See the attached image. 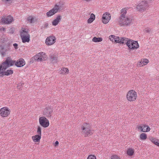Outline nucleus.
I'll return each mask as SVG.
<instances>
[{
  "label": "nucleus",
  "instance_id": "29",
  "mask_svg": "<svg viewBox=\"0 0 159 159\" xmlns=\"http://www.w3.org/2000/svg\"><path fill=\"white\" fill-rule=\"evenodd\" d=\"M116 36H115L113 35H111L109 36V39L111 41L113 42H114L115 41L116 38Z\"/></svg>",
  "mask_w": 159,
  "mask_h": 159
},
{
  "label": "nucleus",
  "instance_id": "8",
  "mask_svg": "<svg viewBox=\"0 0 159 159\" xmlns=\"http://www.w3.org/2000/svg\"><path fill=\"white\" fill-rule=\"evenodd\" d=\"M35 60L37 61H43L47 59V57L46 54L43 52L39 53L34 56Z\"/></svg>",
  "mask_w": 159,
  "mask_h": 159
},
{
  "label": "nucleus",
  "instance_id": "37",
  "mask_svg": "<svg viewBox=\"0 0 159 159\" xmlns=\"http://www.w3.org/2000/svg\"><path fill=\"white\" fill-rule=\"evenodd\" d=\"M4 70V69H2V68L0 66V74L2 73Z\"/></svg>",
  "mask_w": 159,
  "mask_h": 159
},
{
  "label": "nucleus",
  "instance_id": "20",
  "mask_svg": "<svg viewBox=\"0 0 159 159\" xmlns=\"http://www.w3.org/2000/svg\"><path fill=\"white\" fill-rule=\"evenodd\" d=\"M60 19L61 16H57V18L53 21L52 22V25H57L60 21Z\"/></svg>",
  "mask_w": 159,
  "mask_h": 159
},
{
  "label": "nucleus",
  "instance_id": "11",
  "mask_svg": "<svg viewBox=\"0 0 159 159\" xmlns=\"http://www.w3.org/2000/svg\"><path fill=\"white\" fill-rule=\"evenodd\" d=\"M137 128L139 130H141L143 132H148L150 130V128L148 126L145 124L138 125Z\"/></svg>",
  "mask_w": 159,
  "mask_h": 159
},
{
  "label": "nucleus",
  "instance_id": "15",
  "mask_svg": "<svg viewBox=\"0 0 159 159\" xmlns=\"http://www.w3.org/2000/svg\"><path fill=\"white\" fill-rule=\"evenodd\" d=\"M148 62V60L147 59H142L140 61L138 64L137 65L139 67H141L146 65Z\"/></svg>",
  "mask_w": 159,
  "mask_h": 159
},
{
  "label": "nucleus",
  "instance_id": "7",
  "mask_svg": "<svg viewBox=\"0 0 159 159\" xmlns=\"http://www.w3.org/2000/svg\"><path fill=\"white\" fill-rule=\"evenodd\" d=\"M39 123L43 127L48 126L49 123L48 120L44 117H42L39 119Z\"/></svg>",
  "mask_w": 159,
  "mask_h": 159
},
{
  "label": "nucleus",
  "instance_id": "4",
  "mask_svg": "<svg viewBox=\"0 0 159 159\" xmlns=\"http://www.w3.org/2000/svg\"><path fill=\"white\" fill-rule=\"evenodd\" d=\"M22 32L21 33V36L23 43L29 42L30 41V35L28 34V30L22 28Z\"/></svg>",
  "mask_w": 159,
  "mask_h": 159
},
{
  "label": "nucleus",
  "instance_id": "22",
  "mask_svg": "<svg viewBox=\"0 0 159 159\" xmlns=\"http://www.w3.org/2000/svg\"><path fill=\"white\" fill-rule=\"evenodd\" d=\"M27 21L30 23H32L34 22L35 20L34 18L32 16H30L27 17Z\"/></svg>",
  "mask_w": 159,
  "mask_h": 159
},
{
  "label": "nucleus",
  "instance_id": "31",
  "mask_svg": "<svg viewBox=\"0 0 159 159\" xmlns=\"http://www.w3.org/2000/svg\"><path fill=\"white\" fill-rule=\"evenodd\" d=\"M37 133L38 134V135H40L41 136V128L39 126L37 129Z\"/></svg>",
  "mask_w": 159,
  "mask_h": 159
},
{
  "label": "nucleus",
  "instance_id": "39",
  "mask_svg": "<svg viewBox=\"0 0 159 159\" xmlns=\"http://www.w3.org/2000/svg\"><path fill=\"white\" fill-rule=\"evenodd\" d=\"M59 143L58 141H56L55 143V146H56Z\"/></svg>",
  "mask_w": 159,
  "mask_h": 159
},
{
  "label": "nucleus",
  "instance_id": "10",
  "mask_svg": "<svg viewBox=\"0 0 159 159\" xmlns=\"http://www.w3.org/2000/svg\"><path fill=\"white\" fill-rule=\"evenodd\" d=\"M13 20V18L10 16H3L1 19V21L2 23L5 24H9L11 23Z\"/></svg>",
  "mask_w": 159,
  "mask_h": 159
},
{
  "label": "nucleus",
  "instance_id": "14",
  "mask_svg": "<svg viewBox=\"0 0 159 159\" xmlns=\"http://www.w3.org/2000/svg\"><path fill=\"white\" fill-rule=\"evenodd\" d=\"M25 64V61L24 59L20 58L15 63V65L17 67H22Z\"/></svg>",
  "mask_w": 159,
  "mask_h": 159
},
{
  "label": "nucleus",
  "instance_id": "17",
  "mask_svg": "<svg viewBox=\"0 0 159 159\" xmlns=\"http://www.w3.org/2000/svg\"><path fill=\"white\" fill-rule=\"evenodd\" d=\"M146 2L144 1H142L140 3L137 7V9L140 11H142L143 9L146 5Z\"/></svg>",
  "mask_w": 159,
  "mask_h": 159
},
{
  "label": "nucleus",
  "instance_id": "41",
  "mask_svg": "<svg viewBox=\"0 0 159 159\" xmlns=\"http://www.w3.org/2000/svg\"><path fill=\"white\" fill-rule=\"evenodd\" d=\"M157 146H159V144H158V145H157Z\"/></svg>",
  "mask_w": 159,
  "mask_h": 159
},
{
  "label": "nucleus",
  "instance_id": "21",
  "mask_svg": "<svg viewBox=\"0 0 159 159\" xmlns=\"http://www.w3.org/2000/svg\"><path fill=\"white\" fill-rule=\"evenodd\" d=\"M134 149L132 148H129L127 151V154L129 156L133 155L134 153Z\"/></svg>",
  "mask_w": 159,
  "mask_h": 159
},
{
  "label": "nucleus",
  "instance_id": "23",
  "mask_svg": "<svg viewBox=\"0 0 159 159\" xmlns=\"http://www.w3.org/2000/svg\"><path fill=\"white\" fill-rule=\"evenodd\" d=\"M0 66L2 68V69H4V70H5L9 66H8V64L6 62V60L4 62L2 63Z\"/></svg>",
  "mask_w": 159,
  "mask_h": 159
},
{
  "label": "nucleus",
  "instance_id": "25",
  "mask_svg": "<svg viewBox=\"0 0 159 159\" xmlns=\"http://www.w3.org/2000/svg\"><path fill=\"white\" fill-rule=\"evenodd\" d=\"M151 141L156 145H158L159 141L158 140L154 138H151L150 139Z\"/></svg>",
  "mask_w": 159,
  "mask_h": 159
},
{
  "label": "nucleus",
  "instance_id": "40",
  "mask_svg": "<svg viewBox=\"0 0 159 159\" xmlns=\"http://www.w3.org/2000/svg\"><path fill=\"white\" fill-rule=\"evenodd\" d=\"M85 0L88 1H89L90 0Z\"/></svg>",
  "mask_w": 159,
  "mask_h": 159
},
{
  "label": "nucleus",
  "instance_id": "3",
  "mask_svg": "<svg viewBox=\"0 0 159 159\" xmlns=\"http://www.w3.org/2000/svg\"><path fill=\"white\" fill-rule=\"evenodd\" d=\"M137 98V92L134 90H129L126 95L127 100L129 102H134L135 101Z\"/></svg>",
  "mask_w": 159,
  "mask_h": 159
},
{
  "label": "nucleus",
  "instance_id": "5",
  "mask_svg": "<svg viewBox=\"0 0 159 159\" xmlns=\"http://www.w3.org/2000/svg\"><path fill=\"white\" fill-rule=\"evenodd\" d=\"M127 45L129 48L132 50L137 49L139 47V45L137 41L131 40H129L127 41Z\"/></svg>",
  "mask_w": 159,
  "mask_h": 159
},
{
  "label": "nucleus",
  "instance_id": "30",
  "mask_svg": "<svg viewBox=\"0 0 159 159\" xmlns=\"http://www.w3.org/2000/svg\"><path fill=\"white\" fill-rule=\"evenodd\" d=\"M111 159H120L119 156L117 155H112L111 157Z\"/></svg>",
  "mask_w": 159,
  "mask_h": 159
},
{
  "label": "nucleus",
  "instance_id": "24",
  "mask_svg": "<svg viewBox=\"0 0 159 159\" xmlns=\"http://www.w3.org/2000/svg\"><path fill=\"white\" fill-rule=\"evenodd\" d=\"M60 71L61 74H67L69 72V70L66 68H63L61 69Z\"/></svg>",
  "mask_w": 159,
  "mask_h": 159
},
{
  "label": "nucleus",
  "instance_id": "16",
  "mask_svg": "<svg viewBox=\"0 0 159 159\" xmlns=\"http://www.w3.org/2000/svg\"><path fill=\"white\" fill-rule=\"evenodd\" d=\"M41 136L40 135H35L33 136L32 137L33 141L34 142H39L40 141Z\"/></svg>",
  "mask_w": 159,
  "mask_h": 159
},
{
  "label": "nucleus",
  "instance_id": "13",
  "mask_svg": "<svg viewBox=\"0 0 159 159\" xmlns=\"http://www.w3.org/2000/svg\"><path fill=\"white\" fill-rule=\"evenodd\" d=\"M59 9V7L58 6L56 5L53 9L47 13V16H52L57 12Z\"/></svg>",
  "mask_w": 159,
  "mask_h": 159
},
{
  "label": "nucleus",
  "instance_id": "18",
  "mask_svg": "<svg viewBox=\"0 0 159 159\" xmlns=\"http://www.w3.org/2000/svg\"><path fill=\"white\" fill-rule=\"evenodd\" d=\"M6 60L7 63L8 64V66H9L13 65L14 64H15L16 63L15 61L12 60L9 57H8Z\"/></svg>",
  "mask_w": 159,
  "mask_h": 159
},
{
  "label": "nucleus",
  "instance_id": "38",
  "mask_svg": "<svg viewBox=\"0 0 159 159\" xmlns=\"http://www.w3.org/2000/svg\"><path fill=\"white\" fill-rule=\"evenodd\" d=\"M13 46H14V48H16V49L17 48V44L16 43H15L13 44Z\"/></svg>",
  "mask_w": 159,
  "mask_h": 159
},
{
  "label": "nucleus",
  "instance_id": "26",
  "mask_svg": "<svg viewBox=\"0 0 159 159\" xmlns=\"http://www.w3.org/2000/svg\"><path fill=\"white\" fill-rule=\"evenodd\" d=\"M102 38L98 37L96 38L94 37L93 39V41L95 42H101L102 41Z\"/></svg>",
  "mask_w": 159,
  "mask_h": 159
},
{
  "label": "nucleus",
  "instance_id": "36",
  "mask_svg": "<svg viewBox=\"0 0 159 159\" xmlns=\"http://www.w3.org/2000/svg\"><path fill=\"white\" fill-rule=\"evenodd\" d=\"M90 17L91 18H92L94 20L95 19V16L93 14H92L90 15Z\"/></svg>",
  "mask_w": 159,
  "mask_h": 159
},
{
  "label": "nucleus",
  "instance_id": "32",
  "mask_svg": "<svg viewBox=\"0 0 159 159\" xmlns=\"http://www.w3.org/2000/svg\"><path fill=\"white\" fill-rule=\"evenodd\" d=\"M87 159H96V158L94 155H90L88 157Z\"/></svg>",
  "mask_w": 159,
  "mask_h": 159
},
{
  "label": "nucleus",
  "instance_id": "35",
  "mask_svg": "<svg viewBox=\"0 0 159 159\" xmlns=\"http://www.w3.org/2000/svg\"><path fill=\"white\" fill-rule=\"evenodd\" d=\"M3 2H5L6 3H9L11 2V0H2Z\"/></svg>",
  "mask_w": 159,
  "mask_h": 159
},
{
  "label": "nucleus",
  "instance_id": "1",
  "mask_svg": "<svg viewBox=\"0 0 159 159\" xmlns=\"http://www.w3.org/2000/svg\"><path fill=\"white\" fill-rule=\"evenodd\" d=\"M82 132L85 137L89 136L92 134L91 125L88 123H84L81 126Z\"/></svg>",
  "mask_w": 159,
  "mask_h": 159
},
{
  "label": "nucleus",
  "instance_id": "9",
  "mask_svg": "<svg viewBox=\"0 0 159 159\" xmlns=\"http://www.w3.org/2000/svg\"><path fill=\"white\" fill-rule=\"evenodd\" d=\"M111 18V16L110 14L109 13L106 12L102 15V22L105 24H106L109 22Z\"/></svg>",
  "mask_w": 159,
  "mask_h": 159
},
{
  "label": "nucleus",
  "instance_id": "28",
  "mask_svg": "<svg viewBox=\"0 0 159 159\" xmlns=\"http://www.w3.org/2000/svg\"><path fill=\"white\" fill-rule=\"evenodd\" d=\"M13 73V71L12 70H8L7 71L5 72L4 74L5 75H11Z\"/></svg>",
  "mask_w": 159,
  "mask_h": 159
},
{
  "label": "nucleus",
  "instance_id": "2",
  "mask_svg": "<svg viewBox=\"0 0 159 159\" xmlns=\"http://www.w3.org/2000/svg\"><path fill=\"white\" fill-rule=\"evenodd\" d=\"M126 11L125 8L123 9L121 11V15L120 17L119 22L121 25H126L131 22L132 20L130 18H128L125 17V15L126 14Z\"/></svg>",
  "mask_w": 159,
  "mask_h": 159
},
{
  "label": "nucleus",
  "instance_id": "27",
  "mask_svg": "<svg viewBox=\"0 0 159 159\" xmlns=\"http://www.w3.org/2000/svg\"><path fill=\"white\" fill-rule=\"evenodd\" d=\"M140 138L141 140H145L147 138V135L146 134L144 133H142L140 135Z\"/></svg>",
  "mask_w": 159,
  "mask_h": 159
},
{
  "label": "nucleus",
  "instance_id": "33",
  "mask_svg": "<svg viewBox=\"0 0 159 159\" xmlns=\"http://www.w3.org/2000/svg\"><path fill=\"white\" fill-rule=\"evenodd\" d=\"M57 56L56 55L53 54V55H51L50 56V57L52 60L55 59L57 58Z\"/></svg>",
  "mask_w": 159,
  "mask_h": 159
},
{
  "label": "nucleus",
  "instance_id": "34",
  "mask_svg": "<svg viewBox=\"0 0 159 159\" xmlns=\"http://www.w3.org/2000/svg\"><path fill=\"white\" fill-rule=\"evenodd\" d=\"M94 20L90 17L88 20V23H90L92 22Z\"/></svg>",
  "mask_w": 159,
  "mask_h": 159
},
{
  "label": "nucleus",
  "instance_id": "12",
  "mask_svg": "<svg viewBox=\"0 0 159 159\" xmlns=\"http://www.w3.org/2000/svg\"><path fill=\"white\" fill-rule=\"evenodd\" d=\"M56 40V39L55 37L49 36L46 39V43L48 45H52L55 42Z\"/></svg>",
  "mask_w": 159,
  "mask_h": 159
},
{
  "label": "nucleus",
  "instance_id": "6",
  "mask_svg": "<svg viewBox=\"0 0 159 159\" xmlns=\"http://www.w3.org/2000/svg\"><path fill=\"white\" fill-rule=\"evenodd\" d=\"M11 111L7 107H4L0 109V115L3 117H7L10 114Z\"/></svg>",
  "mask_w": 159,
  "mask_h": 159
},
{
  "label": "nucleus",
  "instance_id": "19",
  "mask_svg": "<svg viewBox=\"0 0 159 159\" xmlns=\"http://www.w3.org/2000/svg\"><path fill=\"white\" fill-rule=\"evenodd\" d=\"M125 41V39L123 38H120L118 37H117L116 38L115 41V43H124Z\"/></svg>",
  "mask_w": 159,
  "mask_h": 159
}]
</instances>
